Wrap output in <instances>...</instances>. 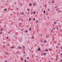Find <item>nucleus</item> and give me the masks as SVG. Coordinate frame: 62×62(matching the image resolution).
Returning a JSON list of instances; mask_svg holds the SVG:
<instances>
[{"label":"nucleus","mask_w":62,"mask_h":62,"mask_svg":"<svg viewBox=\"0 0 62 62\" xmlns=\"http://www.w3.org/2000/svg\"><path fill=\"white\" fill-rule=\"evenodd\" d=\"M33 13L34 14H36V12H33Z\"/></svg>","instance_id":"obj_13"},{"label":"nucleus","mask_w":62,"mask_h":62,"mask_svg":"<svg viewBox=\"0 0 62 62\" xmlns=\"http://www.w3.org/2000/svg\"><path fill=\"white\" fill-rule=\"evenodd\" d=\"M16 9H17V10H18V8H16Z\"/></svg>","instance_id":"obj_52"},{"label":"nucleus","mask_w":62,"mask_h":62,"mask_svg":"<svg viewBox=\"0 0 62 62\" xmlns=\"http://www.w3.org/2000/svg\"><path fill=\"white\" fill-rule=\"evenodd\" d=\"M47 10L48 11H50V9H47Z\"/></svg>","instance_id":"obj_32"},{"label":"nucleus","mask_w":62,"mask_h":62,"mask_svg":"<svg viewBox=\"0 0 62 62\" xmlns=\"http://www.w3.org/2000/svg\"><path fill=\"white\" fill-rule=\"evenodd\" d=\"M44 13H45V11L44 10Z\"/></svg>","instance_id":"obj_31"},{"label":"nucleus","mask_w":62,"mask_h":62,"mask_svg":"<svg viewBox=\"0 0 62 62\" xmlns=\"http://www.w3.org/2000/svg\"><path fill=\"white\" fill-rule=\"evenodd\" d=\"M46 6H47V5L46 4V5H45V8H46Z\"/></svg>","instance_id":"obj_30"},{"label":"nucleus","mask_w":62,"mask_h":62,"mask_svg":"<svg viewBox=\"0 0 62 62\" xmlns=\"http://www.w3.org/2000/svg\"><path fill=\"white\" fill-rule=\"evenodd\" d=\"M19 41H20V42H21V40H19Z\"/></svg>","instance_id":"obj_53"},{"label":"nucleus","mask_w":62,"mask_h":62,"mask_svg":"<svg viewBox=\"0 0 62 62\" xmlns=\"http://www.w3.org/2000/svg\"><path fill=\"white\" fill-rule=\"evenodd\" d=\"M24 16H25V15H24L23 16V17H24Z\"/></svg>","instance_id":"obj_57"},{"label":"nucleus","mask_w":62,"mask_h":62,"mask_svg":"<svg viewBox=\"0 0 62 62\" xmlns=\"http://www.w3.org/2000/svg\"><path fill=\"white\" fill-rule=\"evenodd\" d=\"M31 28L32 27H30L29 29V31H31Z\"/></svg>","instance_id":"obj_4"},{"label":"nucleus","mask_w":62,"mask_h":62,"mask_svg":"<svg viewBox=\"0 0 62 62\" xmlns=\"http://www.w3.org/2000/svg\"><path fill=\"white\" fill-rule=\"evenodd\" d=\"M39 51V50H37V51H36V52H38V51Z\"/></svg>","instance_id":"obj_43"},{"label":"nucleus","mask_w":62,"mask_h":62,"mask_svg":"<svg viewBox=\"0 0 62 62\" xmlns=\"http://www.w3.org/2000/svg\"><path fill=\"white\" fill-rule=\"evenodd\" d=\"M40 42H42V40H40Z\"/></svg>","instance_id":"obj_11"},{"label":"nucleus","mask_w":62,"mask_h":62,"mask_svg":"<svg viewBox=\"0 0 62 62\" xmlns=\"http://www.w3.org/2000/svg\"><path fill=\"white\" fill-rule=\"evenodd\" d=\"M8 33L9 34H10V32H9Z\"/></svg>","instance_id":"obj_56"},{"label":"nucleus","mask_w":62,"mask_h":62,"mask_svg":"<svg viewBox=\"0 0 62 62\" xmlns=\"http://www.w3.org/2000/svg\"><path fill=\"white\" fill-rule=\"evenodd\" d=\"M47 18H50V17L49 16H48Z\"/></svg>","instance_id":"obj_50"},{"label":"nucleus","mask_w":62,"mask_h":62,"mask_svg":"<svg viewBox=\"0 0 62 62\" xmlns=\"http://www.w3.org/2000/svg\"><path fill=\"white\" fill-rule=\"evenodd\" d=\"M22 47H23V48H25V47H24V46H22Z\"/></svg>","instance_id":"obj_19"},{"label":"nucleus","mask_w":62,"mask_h":62,"mask_svg":"<svg viewBox=\"0 0 62 62\" xmlns=\"http://www.w3.org/2000/svg\"><path fill=\"white\" fill-rule=\"evenodd\" d=\"M39 22V21H37L36 20V23H38Z\"/></svg>","instance_id":"obj_10"},{"label":"nucleus","mask_w":62,"mask_h":62,"mask_svg":"<svg viewBox=\"0 0 62 62\" xmlns=\"http://www.w3.org/2000/svg\"><path fill=\"white\" fill-rule=\"evenodd\" d=\"M5 54H7V55H8V53L6 52H5Z\"/></svg>","instance_id":"obj_7"},{"label":"nucleus","mask_w":62,"mask_h":62,"mask_svg":"<svg viewBox=\"0 0 62 62\" xmlns=\"http://www.w3.org/2000/svg\"><path fill=\"white\" fill-rule=\"evenodd\" d=\"M27 62H29L28 61Z\"/></svg>","instance_id":"obj_64"},{"label":"nucleus","mask_w":62,"mask_h":62,"mask_svg":"<svg viewBox=\"0 0 62 62\" xmlns=\"http://www.w3.org/2000/svg\"><path fill=\"white\" fill-rule=\"evenodd\" d=\"M61 49H62V46L61 47Z\"/></svg>","instance_id":"obj_58"},{"label":"nucleus","mask_w":62,"mask_h":62,"mask_svg":"<svg viewBox=\"0 0 62 62\" xmlns=\"http://www.w3.org/2000/svg\"><path fill=\"white\" fill-rule=\"evenodd\" d=\"M54 30V29H55V28H54V29H53Z\"/></svg>","instance_id":"obj_61"},{"label":"nucleus","mask_w":62,"mask_h":62,"mask_svg":"<svg viewBox=\"0 0 62 62\" xmlns=\"http://www.w3.org/2000/svg\"><path fill=\"white\" fill-rule=\"evenodd\" d=\"M46 40H45V41L44 42H45V43H46Z\"/></svg>","instance_id":"obj_35"},{"label":"nucleus","mask_w":62,"mask_h":62,"mask_svg":"<svg viewBox=\"0 0 62 62\" xmlns=\"http://www.w3.org/2000/svg\"><path fill=\"white\" fill-rule=\"evenodd\" d=\"M56 11H58V10H57V9H56Z\"/></svg>","instance_id":"obj_51"},{"label":"nucleus","mask_w":62,"mask_h":62,"mask_svg":"<svg viewBox=\"0 0 62 62\" xmlns=\"http://www.w3.org/2000/svg\"><path fill=\"white\" fill-rule=\"evenodd\" d=\"M24 14V12H23V13H22V15H23L24 14Z\"/></svg>","instance_id":"obj_14"},{"label":"nucleus","mask_w":62,"mask_h":62,"mask_svg":"<svg viewBox=\"0 0 62 62\" xmlns=\"http://www.w3.org/2000/svg\"><path fill=\"white\" fill-rule=\"evenodd\" d=\"M55 23H56V22H55V23L54 22V24H55Z\"/></svg>","instance_id":"obj_49"},{"label":"nucleus","mask_w":62,"mask_h":62,"mask_svg":"<svg viewBox=\"0 0 62 62\" xmlns=\"http://www.w3.org/2000/svg\"><path fill=\"white\" fill-rule=\"evenodd\" d=\"M49 50L50 51H52V49H49Z\"/></svg>","instance_id":"obj_17"},{"label":"nucleus","mask_w":62,"mask_h":62,"mask_svg":"<svg viewBox=\"0 0 62 62\" xmlns=\"http://www.w3.org/2000/svg\"><path fill=\"white\" fill-rule=\"evenodd\" d=\"M27 10L28 11H29V10H30V9H27Z\"/></svg>","instance_id":"obj_29"},{"label":"nucleus","mask_w":62,"mask_h":62,"mask_svg":"<svg viewBox=\"0 0 62 62\" xmlns=\"http://www.w3.org/2000/svg\"><path fill=\"white\" fill-rule=\"evenodd\" d=\"M2 32H0V34H2Z\"/></svg>","instance_id":"obj_34"},{"label":"nucleus","mask_w":62,"mask_h":62,"mask_svg":"<svg viewBox=\"0 0 62 62\" xmlns=\"http://www.w3.org/2000/svg\"><path fill=\"white\" fill-rule=\"evenodd\" d=\"M12 49H14V47L13 46L12 47Z\"/></svg>","instance_id":"obj_38"},{"label":"nucleus","mask_w":62,"mask_h":62,"mask_svg":"<svg viewBox=\"0 0 62 62\" xmlns=\"http://www.w3.org/2000/svg\"><path fill=\"white\" fill-rule=\"evenodd\" d=\"M60 55H62V53H61L60 54Z\"/></svg>","instance_id":"obj_46"},{"label":"nucleus","mask_w":62,"mask_h":62,"mask_svg":"<svg viewBox=\"0 0 62 62\" xmlns=\"http://www.w3.org/2000/svg\"><path fill=\"white\" fill-rule=\"evenodd\" d=\"M48 13L47 12L46 14V15H48Z\"/></svg>","instance_id":"obj_18"},{"label":"nucleus","mask_w":62,"mask_h":62,"mask_svg":"<svg viewBox=\"0 0 62 62\" xmlns=\"http://www.w3.org/2000/svg\"><path fill=\"white\" fill-rule=\"evenodd\" d=\"M57 60H58L57 58H56V59L55 60V61H57Z\"/></svg>","instance_id":"obj_37"},{"label":"nucleus","mask_w":62,"mask_h":62,"mask_svg":"<svg viewBox=\"0 0 62 62\" xmlns=\"http://www.w3.org/2000/svg\"><path fill=\"white\" fill-rule=\"evenodd\" d=\"M55 35H56V34H55Z\"/></svg>","instance_id":"obj_63"},{"label":"nucleus","mask_w":62,"mask_h":62,"mask_svg":"<svg viewBox=\"0 0 62 62\" xmlns=\"http://www.w3.org/2000/svg\"><path fill=\"white\" fill-rule=\"evenodd\" d=\"M7 10V9H5L4 10V11H6V10Z\"/></svg>","instance_id":"obj_28"},{"label":"nucleus","mask_w":62,"mask_h":62,"mask_svg":"<svg viewBox=\"0 0 62 62\" xmlns=\"http://www.w3.org/2000/svg\"><path fill=\"white\" fill-rule=\"evenodd\" d=\"M29 5L30 6H32V4L31 3H30V4H29Z\"/></svg>","instance_id":"obj_15"},{"label":"nucleus","mask_w":62,"mask_h":62,"mask_svg":"<svg viewBox=\"0 0 62 62\" xmlns=\"http://www.w3.org/2000/svg\"><path fill=\"white\" fill-rule=\"evenodd\" d=\"M25 62H26V60H24Z\"/></svg>","instance_id":"obj_44"},{"label":"nucleus","mask_w":62,"mask_h":62,"mask_svg":"<svg viewBox=\"0 0 62 62\" xmlns=\"http://www.w3.org/2000/svg\"><path fill=\"white\" fill-rule=\"evenodd\" d=\"M54 31V30L53 29H51V30H50V33H53V31Z\"/></svg>","instance_id":"obj_2"},{"label":"nucleus","mask_w":62,"mask_h":62,"mask_svg":"<svg viewBox=\"0 0 62 62\" xmlns=\"http://www.w3.org/2000/svg\"><path fill=\"white\" fill-rule=\"evenodd\" d=\"M52 3H54V2L53 1V0H52Z\"/></svg>","instance_id":"obj_23"},{"label":"nucleus","mask_w":62,"mask_h":62,"mask_svg":"<svg viewBox=\"0 0 62 62\" xmlns=\"http://www.w3.org/2000/svg\"><path fill=\"white\" fill-rule=\"evenodd\" d=\"M23 54H25V51H24L23 52Z\"/></svg>","instance_id":"obj_41"},{"label":"nucleus","mask_w":62,"mask_h":62,"mask_svg":"<svg viewBox=\"0 0 62 62\" xmlns=\"http://www.w3.org/2000/svg\"><path fill=\"white\" fill-rule=\"evenodd\" d=\"M46 38H48V37H47V36H46Z\"/></svg>","instance_id":"obj_47"},{"label":"nucleus","mask_w":62,"mask_h":62,"mask_svg":"<svg viewBox=\"0 0 62 62\" xmlns=\"http://www.w3.org/2000/svg\"><path fill=\"white\" fill-rule=\"evenodd\" d=\"M31 18H30L29 19V21H31Z\"/></svg>","instance_id":"obj_12"},{"label":"nucleus","mask_w":62,"mask_h":62,"mask_svg":"<svg viewBox=\"0 0 62 62\" xmlns=\"http://www.w3.org/2000/svg\"><path fill=\"white\" fill-rule=\"evenodd\" d=\"M38 51H40V48H38Z\"/></svg>","instance_id":"obj_8"},{"label":"nucleus","mask_w":62,"mask_h":62,"mask_svg":"<svg viewBox=\"0 0 62 62\" xmlns=\"http://www.w3.org/2000/svg\"><path fill=\"white\" fill-rule=\"evenodd\" d=\"M6 38V39H8V37H7Z\"/></svg>","instance_id":"obj_24"},{"label":"nucleus","mask_w":62,"mask_h":62,"mask_svg":"<svg viewBox=\"0 0 62 62\" xmlns=\"http://www.w3.org/2000/svg\"><path fill=\"white\" fill-rule=\"evenodd\" d=\"M37 57H38V56H36V58H37Z\"/></svg>","instance_id":"obj_54"},{"label":"nucleus","mask_w":62,"mask_h":62,"mask_svg":"<svg viewBox=\"0 0 62 62\" xmlns=\"http://www.w3.org/2000/svg\"><path fill=\"white\" fill-rule=\"evenodd\" d=\"M25 33H27L28 32V31H27L26 30L25 31Z\"/></svg>","instance_id":"obj_16"},{"label":"nucleus","mask_w":62,"mask_h":62,"mask_svg":"<svg viewBox=\"0 0 62 62\" xmlns=\"http://www.w3.org/2000/svg\"><path fill=\"white\" fill-rule=\"evenodd\" d=\"M61 29H60L59 30L60 32H61Z\"/></svg>","instance_id":"obj_39"},{"label":"nucleus","mask_w":62,"mask_h":62,"mask_svg":"<svg viewBox=\"0 0 62 62\" xmlns=\"http://www.w3.org/2000/svg\"><path fill=\"white\" fill-rule=\"evenodd\" d=\"M33 21H35V18H33Z\"/></svg>","instance_id":"obj_25"},{"label":"nucleus","mask_w":62,"mask_h":62,"mask_svg":"<svg viewBox=\"0 0 62 62\" xmlns=\"http://www.w3.org/2000/svg\"><path fill=\"white\" fill-rule=\"evenodd\" d=\"M59 12H61V10H59Z\"/></svg>","instance_id":"obj_33"},{"label":"nucleus","mask_w":62,"mask_h":62,"mask_svg":"<svg viewBox=\"0 0 62 62\" xmlns=\"http://www.w3.org/2000/svg\"><path fill=\"white\" fill-rule=\"evenodd\" d=\"M21 61H23V58H21Z\"/></svg>","instance_id":"obj_22"},{"label":"nucleus","mask_w":62,"mask_h":62,"mask_svg":"<svg viewBox=\"0 0 62 62\" xmlns=\"http://www.w3.org/2000/svg\"><path fill=\"white\" fill-rule=\"evenodd\" d=\"M50 61H49L48 62H50Z\"/></svg>","instance_id":"obj_62"},{"label":"nucleus","mask_w":62,"mask_h":62,"mask_svg":"<svg viewBox=\"0 0 62 62\" xmlns=\"http://www.w3.org/2000/svg\"><path fill=\"white\" fill-rule=\"evenodd\" d=\"M22 25V24L21 23H19V26H20V27H21V26Z\"/></svg>","instance_id":"obj_1"},{"label":"nucleus","mask_w":62,"mask_h":62,"mask_svg":"<svg viewBox=\"0 0 62 62\" xmlns=\"http://www.w3.org/2000/svg\"><path fill=\"white\" fill-rule=\"evenodd\" d=\"M19 21H20L21 20V19L20 18H19Z\"/></svg>","instance_id":"obj_48"},{"label":"nucleus","mask_w":62,"mask_h":62,"mask_svg":"<svg viewBox=\"0 0 62 62\" xmlns=\"http://www.w3.org/2000/svg\"><path fill=\"white\" fill-rule=\"evenodd\" d=\"M56 7H55V8L56 9Z\"/></svg>","instance_id":"obj_59"},{"label":"nucleus","mask_w":62,"mask_h":62,"mask_svg":"<svg viewBox=\"0 0 62 62\" xmlns=\"http://www.w3.org/2000/svg\"><path fill=\"white\" fill-rule=\"evenodd\" d=\"M29 59V57H28L27 58V59Z\"/></svg>","instance_id":"obj_36"},{"label":"nucleus","mask_w":62,"mask_h":62,"mask_svg":"<svg viewBox=\"0 0 62 62\" xmlns=\"http://www.w3.org/2000/svg\"><path fill=\"white\" fill-rule=\"evenodd\" d=\"M60 27H60V26H59V28H60Z\"/></svg>","instance_id":"obj_55"},{"label":"nucleus","mask_w":62,"mask_h":62,"mask_svg":"<svg viewBox=\"0 0 62 62\" xmlns=\"http://www.w3.org/2000/svg\"><path fill=\"white\" fill-rule=\"evenodd\" d=\"M57 30H58V28H57Z\"/></svg>","instance_id":"obj_60"},{"label":"nucleus","mask_w":62,"mask_h":62,"mask_svg":"<svg viewBox=\"0 0 62 62\" xmlns=\"http://www.w3.org/2000/svg\"><path fill=\"white\" fill-rule=\"evenodd\" d=\"M1 31H3V28H2L0 30Z\"/></svg>","instance_id":"obj_21"},{"label":"nucleus","mask_w":62,"mask_h":62,"mask_svg":"<svg viewBox=\"0 0 62 62\" xmlns=\"http://www.w3.org/2000/svg\"><path fill=\"white\" fill-rule=\"evenodd\" d=\"M18 48L19 49H22V47H20V46H18Z\"/></svg>","instance_id":"obj_9"},{"label":"nucleus","mask_w":62,"mask_h":62,"mask_svg":"<svg viewBox=\"0 0 62 62\" xmlns=\"http://www.w3.org/2000/svg\"><path fill=\"white\" fill-rule=\"evenodd\" d=\"M34 37H33V36H32V37H31V38L32 39H34Z\"/></svg>","instance_id":"obj_26"},{"label":"nucleus","mask_w":62,"mask_h":62,"mask_svg":"<svg viewBox=\"0 0 62 62\" xmlns=\"http://www.w3.org/2000/svg\"><path fill=\"white\" fill-rule=\"evenodd\" d=\"M33 6H36V4L35 3H33Z\"/></svg>","instance_id":"obj_3"},{"label":"nucleus","mask_w":62,"mask_h":62,"mask_svg":"<svg viewBox=\"0 0 62 62\" xmlns=\"http://www.w3.org/2000/svg\"><path fill=\"white\" fill-rule=\"evenodd\" d=\"M60 61H61V62H62V60H60Z\"/></svg>","instance_id":"obj_42"},{"label":"nucleus","mask_w":62,"mask_h":62,"mask_svg":"<svg viewBox=\"0 0 62 62\" xmlns=\"http://www.w3.org/2000/svg\"><path fill=\"white\" fill-rule=\"evenodd\" d=\"M45 51H46V52H47V51H48V50L47 49L45 50Z\"/></svg>","instance_id":"obj_20"},{"label":"nucleus","mask_w":62,"mask_h":62,"mask_svg":"<svg viewBox=\"0 0 62 62\" xmlns=\"http://www.w3.org/2000/svg\"><path fill=\"white\" fill-rule=\"evenodd\" d=\"M43 55H46V53H45L43 54Z\"/></svg>","instance_id":"obj_6"},{"label":"nucleus","mask_w":62,"mask_h":62,"mask_svg":"<svg viewBox=\"0 0 62 62\" xmlns=\"http://www.w3.org/2000/svg\"><path fill=\"white\" fill-rule=\"evenodd\" d=\"M23 29H21V30L20 31H23Z\"/></svg>","instance_id":"obj_5"},{"label":"nucleus","mask_w":62,"mask_h":62,"mask_svg":"<svg viewBox=\"0 0 62 62\" xmlns=\"http://www.w3.org/2000/svg\"><path fill=\"white\" fill-rule=\"evenodd\" d=\"M46 36H47V37H49V35H46Z\"/></svg>","instance_id":"obj_40"},{"label":"nucleus","mask_w":62,"mask_h":62,"mask_svg":"<svg viewBox=\"0 0 62 62\" xmlns=\"http://www.w3.org/2000/svg\"><path fill=\"white\" fill-rule=\"evenodd\" d=\"M22 6H23V5H22V4L21 3L20 4V6H21V7Z\"/></svg>","instance_id":"obj_27"},{"label":"nucleus","mask_w":62,"mask_h":62,"mask_svg":"<svg viewBox=\"0 0 62 62\" xmlns=\"http://www.w3.org/2000/svg\"><path fill=\"white\" fill-rule=\"evenodd\" d=\"M56 48H58V46H57L56 47Z\"/></svg>","instance_id":"obj_45"}]
</instances>
